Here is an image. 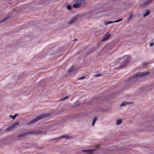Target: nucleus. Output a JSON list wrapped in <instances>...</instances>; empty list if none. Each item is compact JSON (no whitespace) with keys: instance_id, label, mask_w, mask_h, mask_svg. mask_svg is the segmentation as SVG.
Masks as SVG:
<instances>
[{"instance_id":"b1692460","label":"nucleus","mask_w":154,"mask_h":154,"mask_svg":"<svg viewBox=\"0 0 154 154\" xmlns=\"http://www.w3.org/2000/svg\"><path fill=\"white\" fill-rule=\"evenodd\" d=\"M10 17H6L3 20H2L1 21V22H2L7 20Z\"/></svg>"},{"instance_id":"2eb2a0df","label":"nucleus","mask_w":154,"mask_h":154,"mask_svg":"<svg viewBox=\"0 0 154 154\" xmlns=\"http://www.w3.org/2000/svg\"><path fill=\"white\" fill-rule=\"evenodd\" d=\"M151 1L150 0H146L144 2L143 4V5H146L148 4H150Z\"/></svg>"},{"instance_id":"412c9836","label":"nucleus","mask_w":154,"mask_h":154,"mask_svg":"<svg viewBox=\"0 0 154 154\" xmlns=\"http://www.w3.org/2000/svg\"><path fill=\"white\" fill-rule=\"evenodd\" d=\"M102 75L101 74L99 73V72H98V74H95L93 75L96 78H97L99 77Z\"/></svg>"},{"instance_id":"c756f323","label":"nucleus","mask_w":154,"mask_h":154,"mask_svg":"<svg viewBox=\"0 0 154 154\" xmlns=\"http://www.w3.org/2000/svg\"><path fill=\"white\" fill-rule=\"evenodd\" d=\"M105 11V10H101L100 11H98V12H103V11Z\"/></svg>"},{"instance_id":"c85d7f7f","label":"nucleus","mask_w":154,"mask_h":154,"mask_svg":"<svg viewBox=\"0 0 154 154\" xmlns=\"http://www.w3.org/2000/svg\"><path fill=\"white\" fill-rule=\"evenodd\" d=\"M153 45H154V43H150L149 44V46L151 47Z\"/></svg>"},{"instance_id":"cd10ccee","label":"nucleus","mask_w":154,"mask_h":154,"mask_svg":"<svg viewBox=\"0 0 154 154\" xmlns=\"http://www.w3.org/2000/svg\"><path fill=\"white\" fill-rule=\"evenodd\" d=\"M85 77L84 76H82L78 79V80H81V79H84L85 78Z\"/></svg>"},{"instance_id":"f8f14e48","label":"nucleus","mask_w":154,"mask_h":154,"mask_svg":"<svg viewBox=\"0 0 154 154\" xmlns=\"http://www.w3.org/2000/svg\"><path fill=\"white\" fill-rule=\"evenodd\" d=\"M150 14V11H149L147 10L145 12L143 13V17H145L149 15Z\"/></svg>"},{"instance_id":"7c9ffc66","label":"nucleus","mask_w":154,"mask_h":154,"mask_svg":"<svg viewBox=\"0 0 154 154\" xmlns=\"http://www.w3.org/2000/svg\"><path fill=\"white\" fill-rule=\"evenodd\" d=\"M151 89H149V90H151Z\"/></svg>"},{"instance_id":"7ed1b4c3","label":"nucleus","mask_w":154,"mask_h":154,"mask_svg":"<svg viewBox=\"0 0 154 154\" xmlns=\"http://www.w3.org/2000/svg\"><path fill=\"white\" fill-rule=\"evenodd\" d=\"M50 115L49 113H46L43 114H42L38 116L35 117L34 119L30 121L28 123L29 125H30L33 124L39 120L44 118L45 117L49 116Z\"/></svg>"},{"instance_id":"39448f33","label":"nucleus","mask_w":154,"mask_h":154,"mask_svg":"<svg viewBox=\"0 0 154 154\" xmlns=\"http://www.w3.org/2000/svg\"><path fill=\"white\" fill-rule=\"evenodd\" d=\"M38 133V132H36L35 131H34L26 132L25 133H21L19 134L17 136V137H23L26 135H29V134H37Z\"/></svg>"},{"instance_id":"1a4fd4ad","label":"nucleus","mask_w":154,"mask_h":154,"mask_svg":"<svg viewBox=\"0 0 154 154\" xmlns=\"http://www.w3.org/2000/svg\"><path fill=\"white\" fill-rule=\"evenodd\" d=\"M71 138V137L68 136L62 135L59 137H57L54 139L53 140H55V141H57L59 140L60 139L63 138H66L67 139H69Z\"/></svg>"},{"instance_id":"ddd939ff","label":"nucleus","mask_w":154,"mask_h":154,"mask_svg":"<svg viewBox=\"0 0 154 154\" xmlns=\"http://www.w3.org/2000/svg\"><path fill=\"white\" fill-rule=\"evenodd\" d=\"M97 118L95 117L93 119L92 123V126H94V124L96 123V122L97 120Z\"/></svg>"},{"instance_id":"6e6552de","label":"nucleus","mask_w":154,"mask_h":154,"mask_svg":"<svg viewBox=\"0 0 154 154\" xmlns=\"http://www.w3.org/2000/svg\"><path fill=\"white\" fill-rule=\"evenodd\" d=\"M122 19H123L122 18H121V19H119V20H116L115 21H105L104 22V24L105 25H108L109 24H111V23H114L119 22L121 21L122 20Z\"/></svg>"},{"instance_id":"bb28decb","label":"nucleus","mask_w":154,"mask_h":154,"mask_svg":"<svg viewBox=\"0 0 154 154\" xmlns=\"http://www.w3.org/2000/svg\"><path fill=\"white\" fill-rule=\"evenodd\" d=\"M15 126L14 125H12L10 127H9L8 128V129H11L12 128H14Z\"/></svg>"},{"instance_id":"6ab92c4d","label":"nucleus","mask_w":154,"mask_h":154,"mask_svg":"<svg viewBox=\"0 0 154 154\" xmlns=\"http://www.w3.org/2000/svg\"><path fill=\"white\" fill-rule=\"evenodd\" d=\"M133 18V15L132 14H131L129 16V18H128V21H131V20Z\"/></svg>"},{"instance_id":"9d476101","label":"nucleus","mask_w":154,"mask_h":154,"mask_svg":"<svg viewBox=\"0 0 154 154\" xmlns=\"http://www.w3.org/2000/svg\"><path fill=\"white\" fill-rule=\"evenodd\" d=\"M94 150H95L94 149H84L82 150V152L88 154H91L94 152Z\"/></svg>"},{"instance_id":"f03ea898","label":"nucleus","mask_w":154,"mask_h":154,"mask_svg":"<svg viewBox=\"0 0 154 154\" xmlns=\"http://www.w3.org/2000/svg\"><path fill=\"white\" fill-rule=\"evenodd\" d=\"M86 0H74L73 7L75 8H79L80 6H85L86 4Z\"/></svg>"},{"instance_id":"0eeeda50","label":"nucleus","mask_w":154,"mask_h":154,"mask_svg":"<svg viewBox=\"0 0 154 154\" xmlns=\"http://www.w3.org/2000/svg\"><path fill=\"white\" fill-rule=\"evenodd\" d=\"M78 17L75 16L71 19V20L68 23V24L70 25L73 24L75 23Z\"/></svg>"},{"instance_id":"9b49d317","label":"nucleus","mask_w":154,"mask_h":154,"mask_svg":"<svg viewBox=\"0 0 154 154\" xmlns=\"http://www.w3.org/2000/svg\"><path fill=\"white\" fill-rule=\"evenodd\" d=\"M110 37V35L109 34H107L105 35L103 37V39L102 41H105L108 39Z\"/></svg>"},{"instance_id":"a878e982","label":"nucleus","mask_w":154,"mask_h":154,"mask_svg":"<svg viewBox=\"0 0 154 154\" xmlns=\"http://www.w3.org/2000/svg\"><path fill=\"white\" fill-rule=\"evenodd\" d=\"M79 101H77L74 104V106H76L77 105H79Z\"/></svg>"},{"instance_id":"f3484780","label":"nucleus","mask_w":154,"mask_h":154,"mask_svg":"<svg viewBox=\"0 0 154 154\" xmlns=\"http://www.w3.org/2000/svg\"><path fill=\"white\" fill-rule=\"evenodd\" d=\"M131 103H128L126 102L122 103L120 105L121 106H126V105Z\"/></svg>"},{"instance_id":"5701e85b","label":"nucleus","mask_w":154,"mask_h":154,"mask_svg":"<svg viewBox=\"0 0 154 154\" xmlns=\"http://www.w3.org/2000/svg\"><path fill=\"white\" fill-rule=\"evenodd\" d=\"M66 8L69 10H70L71 9H72V7L71 6V5H68L67 7H66Z\"/></svg>"},{"instance_id":"423d86ee","label":"nucleus","mask_w":154,"mask_h":154,"mask_svg":"<svg viewBox=\"0 0 154 154\" xmlns=\"http://www.w3.org/2000/svg\"><path fill=\"white\" fill-rule=\"evenodd\" d=\"M111 45L110 43L107 44L103 48L102 51L103 52H107L111 49Z\"/></svg>"},{"instance_id":"4468645a","label":"nucleus","mask_w":154,"mask_h":154,"mask_svg":"<svg viewBox=\"0 0 154 154\" xmlns=\"http://www.w3.org/2000/svg\"><path fill=\"white\" fill-rule=\"evenodd\" d=\"M69 96H67L64 97L60 99L59 101H64V100L68 99L69 98Z\"/></svg>"},{"instance_id":"dca6fc26","label":"nucleus","mask_w":154,"mask_h":154,"mask_svg":"<svg viewBox=\"0 0 154 154\" xmlns=\"http://www.w3.org/2000/svg\"><path fill=\"white\" fill-rule=\"evenodd\" d=\"M74 67L72 66L69 69L68 71L69 72H72L74 71Z\"/></svg>"},{"instance_id":"aec40b11","label":"nucleus","mask_w":154,"mask_h":154,"mask_svg":"<svg viewBox=\"0 0 154 154\" xmlns=\"http://www.w3.org/2000/svg\"><path fill=\"white\" fill-rule=\"evenodd\" d=\"M18 115V114H16L14 116L9 115V117L13 119H14Z\"/></svg>"},{"instance_id":"a211bd4d","label":"nucleus","mask_w":154,"mask_h":154,"mask_svg":"<svg viewBox=\"0 0 154 154\" xmlns=\"http://www.w3.org/2000/svg\"><path fill=\"white\" fill-rule=\"evenodd\" d=\"M111 149L115 151V152H117L118 150V148L117 146L112 147Z\"/></svg>"},{"instance_id":"20e7f679","label":"nucleus","mask_w":154,"mask_h":154,"mask_svg":"<svg viewBox=\"0 0 154 154\" xmlns=\"http://www.w3.org/2000/svg\"><path fill=\"white\" fill-rule=\"evenodd\" d=\"M122 59L123 61L122 62L121 65L119 67L120 69H121L126 66L128 62L130 61V57L127 56H124Z\"/></svg>"},{"instance_id":"4be33fe9","label":"nucleus","mask_w":154,"mask_h":154,"mask_svg":"<svg viewBox=\"0 0 154 154\" xmlns=\"http://www.w3.org/2000/svg\"><path fill=\"white\" fill-rule=\"evenodd\" d=\"M122 122V120H117L116 122V124L117 125H119L121 124Z\"/></svg>"},{"instance_id":"f257e3e1","label":"nucleus","mask_w":154,"mask_h":154,"mask_svg":"<svg viewBox=\"0 0 154 154\" xmlns=\"http://www.w3.org/2000/svg\"><path fill=\"white\" fill-rule=\"evenodd\" d=\"M149 72L145 71L143 72H139L135 75L130 77L126 82H125V86L126 88L131 87L138 82L139 79L141 77L144 76L149 74Z\"/></svg>"},{"instance_id":"393cba45","label":"nucleus","mask_w":154,"mask_h":154,"mask_svg":"<svg viewBox=\"0 0 154 154\" xmlns=\"http://www.w3.org/2000/svg\"><path fill=\"white\" fill-rule=\"evenodd\" d=\"M149 63L148 62H146V63H143V66H147V65H149Z\"/></svg>"}]
</instances>
